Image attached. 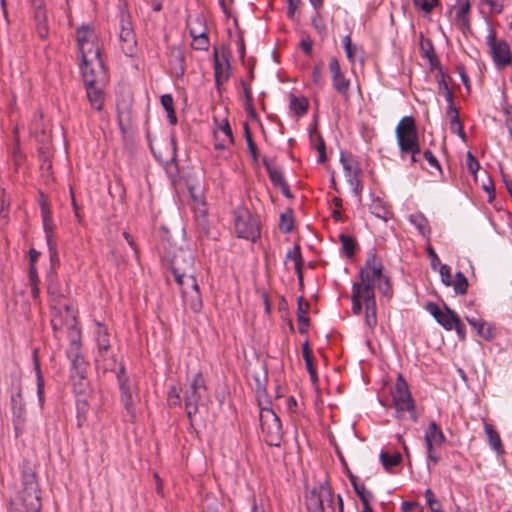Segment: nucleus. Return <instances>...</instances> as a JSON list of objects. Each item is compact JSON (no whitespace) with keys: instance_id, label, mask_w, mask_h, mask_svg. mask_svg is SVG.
<instances>
[{"instance_id":"1","label":"nucleus","mask_w":512,"mask_h":512,"mask_svg":"<svg viewBox=\"0 0 512 512\" xmlns=\"http://www.w3.org/2000/svg\"><path fill=\"white\" fill-rule=\"evenodd\" d=\"M19 502L14 501L22 510L41 512V492L36 474L30 468L22 472V490L18 496Z\"/></svg>"},{"instance_id":"2","label":"nucleus","mask_w":512,"mask_h":512,"mask_svg":"<svg viewBox=\"0 0 512 512\" xmlns=\"http://www.w3.org/2000/svg\"><path fill=\"white\" fill-rule=\"evenodd\" d=\"M209 401L204 377L201 372H198L184 393L186 414L191 425L193 416L198 413L199 406H205Z\"/></svg>"},{"instance_id":"3","label":"nucleus","mask_w":512,"mask_h":512,"mask_svg":"<svg viewBox=\"0 0 512 512\" xmlns=\"http://www.w3.org/2000/svg\"><path fill=\"white\" fill-rule=\"evenodd\" d=\"M393 405L396 408V418H402L404 412H409L413 422L418 421L414 399L409 390L408 384L402 374H398L395 385L391 391Z\"/></svg>"},{"instance_id":"4","label":"nucleus","mask_w":512,"mask_h":512,"mask_svg":"<svg viewBox=\"0 0 512 512\" xmlns=\"http://www.w3.org/2000/svg\"><path fill=\"white\" fill-rule=\"evenodd\" d=\"M80 71L84 86H107L109 77L101 59L100 47H96L94 50V60L86 58V63L81 61Z\"/></svg>"},{"instance_id":"5","label":"nucleus","mask_w":512,"mask_h":512,"mask_svg":"<svg viewBox=\"0 0 512 512\" xmlns=\"http://www.w3.org/2000/svg\"><path fill=\"white\" fill-rule=\"evenodd\" d=\"M116 378L120 391V401L130 417V420L134 421L136 419V404L139 398L137 385L132 383L123 364H119Z\"/></svg>"},{"instance_id":"6","label":"nucleus","mask_w":512,"mask_h":512,"mask_svg":"<svg viewBox=\"0 0 512 512\" xmlns=\"http://www.w3.org/2000/svg\"><path fill=\"white\" fill-rule=\"evenodd\" d=\"M383 265L381 262H377V255L373 250H370L367 254L365 265L359 270L360 282H358L360 290L364 294H375V285L383 277Z\"/></svg>"},{"instance_id":"7","label":"nucleus","mask_w":512,"mask_h":512,"mask_svg":"<svg viewBox=\"0 0 512 512\" xmlns=\"http://www.w3.org/2000/svg\"><path fill=\"white\" fill-rule=\"evenodd\" d=\"M234 228L238 238L256 242L261 235L257 219L245 206H238L234 212Z\"/></svg>"},{"instance_id":"8","label":"nucleus","mask_w":512,"mask_h":512,"mask_svg":"<svg viewBox=\"0 0 512 512\" xmlns=\"http://www.w3.org/2000/svg\"><path fill=\"white\" fill-rule=\"evenodd\" d=\"M260 426L269 446L279 447L283 437L280 418L269 406L260 407Z\"/></svg>"},{"instance_id":"9","label":"nucleus","mask_w":512,"mask_h":512,"mask_svg":"<svg viewBox=\"0 0 512 512\" xmlns=\"http://www.w3.org/2000/svg\"><path fill=\"white\" fill-rule=\"evenodd\" d=\"M305 501L308 512H324L325 506L334 512L333 491L328 481L319 483L307 492Z\"/></svg>"},{"instance_id":"10","label":"nucleus","mask_w":512,"mask_h":512,"mask_svg":"<svg viewBox=\"0 0 512 512\" xmlns=\"http://www.w3.org/2000/svg\"><path fill=\"white\" fill-rule=\"evenodd\" d=\"M119 40L121 49L126 56L132 57L136 54L137 40L134 32L131 15L124 6L119 8Z\"/></svg>"},{"instance_id":"11","label":"nucleus","mask_w":512,"mask_h":512,"mask_svg":"<svg viewBox=\"0 0 512 512\" xmlns=\"http://www.w3.org/2000/svg\"><path fill=\"white\" fill-rule=\"evenodd\" d=\"M231 56V52L228 47L222 46L220 50L214 48L213 55V68H214V79L215 85L219 90L220 87L228 81L230 77V69L231 65L229 62V58Z\"/></svg>"},{"instance_id":"12","label":"nucleus","mask_w":512,"mask_h":512,"mask_svg":"<svg viewBox=\"0 0 512 512\" xmlns=\"http://www.w3.org/2000/svg\"><path fill=\"white\" fill-rule=\"evenodd\" d=\"M399 149H407L419 142L418 129L412 116H404L395 129Z\"/></svg>"},{"instance_id":"13","label":"nucleus","mask_w":512,"mask_h":512,"mask_svg":"<svg viewBox=\"0 0 512 512\" xmlns=\"http://www.w3.org/2000/svg\"><path fill=\"white\" fill-rule=\"evenodd\" d=\"M11 410L13 415V427L15 435L22 434L26 421V405L22 396L20 385L15 387L10 397Z\"/></svg>"},{"instance_id":"14","label":"nucleus","mask_w":512,"mask_h":512,"mask_svg":"<svg viewBox=\"0 0 512 512\" xmlns=\"http://www.w3.org/2000/svg\"><path fill=\"white\" fill-rule=\"evenodd\" d=\"M262 162L272 184L275 187H278L286 198H293V194L287 181L285 180L282 169L278 166H275L274 161L266 156L262 158Z\"/></svg>"},{"instance_id":"15","label":"nucleus","mask_w":512,"mask_h":512,"mask_svg":"<svg viewBox=\"0 0 512 512\" xmlns=\"http://www.w3.org/2000/svg\"><path fill=\"white\" fill-rule=\"evenodd\" d=\"M425 308L436 322L447 331L452 330V323L459 317L447 304H444L443 310H441L436 303L428 302Z\"/></svg>"},{"instance_id":"16","label":"nucleus","mask_w":512,"mask_h":512,"mask_svg":"<svg viewBox=\"0 0 512 512\" xmlns=\"http://www.w3.org/2000/svg\"><path fill=\"white\" fill-rule=\"evenodd\" d=\"M195 257L189 248H179L172 256V272H194Z\"/></svg>"},{"instance_id":"17","label":"nucleus","mask_w":512,"mask_h":512,"mask_svg":"<svg viewBox=\"0 0 512 512\" xmlns=\"http://www.w3.org/2000/svg\"><path fill=\"white\" fill-rule=\"evenodd\" d=\"M329 70L332 76L333 88L341 95L348 94L350 80L347 79L341 71L340 63L336 57H331L329 61Z\"/></svg>"},{"instance_id":"18","label":"nucleus","mask_w":512,"mask_h":512,"mask_svg":"<svg viewBox=\"0 0 512 512\" xmlns=\"http://www.w3.org/2000/svg\"><path fill=\"white\" fill-rule=\"evenodd\" d=\"M95 37L92 27L88 24H83L76 31L78 52L81 57V61L86 63L87 49L86 46H93V39Z\"/></svg>"},{"instance_id":"19","label":"nucleus","mask_w":512,"mask_h":512,"mask_svg":"<svg viewBox=\"0 0 512 512\" xmlns=\"http://www.w3.org/2000/svg\"><path fill=\"white\" fill-rule=\"evenodd\" d=\"M168 62L176 77H182L186 71L185 53L181 47L172 46L169 48Z\"/></svg>"},{"instance_id":"20","label":"nucleus","mask_w":512,"mask_h":512,"mask_svg":"<svg viewBox=\"0 0 512 512\" xmlns=\"http://www.w3.org/2000/svg\"><path fill=\"white\" fill-rule=\"evenodd\" d=\"M490 52L497 68H503L512 63L510 48L505 40H500L490 49Z\"/></svg>"},{"instance_id":"21","label":"nucleus","mask_w":512,"mask_h":512,"mask_svg":"<svg viewBox=\"0 0 512 512\" xmlns=\"http://www.w3.org/2000/svg\"><path fill=\"white\" fill-rule=\"evenodd\" d=\"M188 282L191 292L189 295L188 293L184 295V300L188 303L193 312H200L203 307V303L197 280L194 276H189Z\"/></svg>"},{"instance_id":"22","label":"nucleus","mask_w":512,"mask_h":512,"mask_svg":"<svg viewBox=\"0 0 512 512\" xmlns=\"http://www.w3.org/2000/svg\"><path fill=\"white\" fill-rule=\"evenodd\" d=\"M468 324L476 334L485 341H491L495 337L494 327L481 318L466 316Z\"/></svg>"},{"instance_id":"23","label":"nucleus","mask_w":512,"mask_h":512,"mask_svg":"<svg viewBox=\"0 0 512 512\" xmlns=\"http://www.w3.org/2000/svg\"><path fill=\"white\" fill-rule=\"evenodd\" d=\"M340 162L343 166L346 179L362 175L360 164L352 154L341 152Z\"/></svg>"},{"instance_id":"24","label":"nucleus","mask_w":512,"mask_h":512,"mask_svg":"<svg viewBox=\"0 0 512 512\" xmlns=\"http://www.w3.org/2000/svg\"><path fill=\"white\" fill-rule=\"evenodd\" d=\"M87 99L93 109L100 112L105 102L104 89L106 86H84Z\"/></svg>"},{"instance_id":"25","label":"nucleus","mask_w":512,"mask_h":512,"mask_svg":"<svg viewBox=\"0 0 512 512\" xmlns=\"http://www.w3.org/2000/svg\"><path fill=\"white\" fill-rule=\"evenodd\" d=\"M365 324L370 329L377 325V304L375 294H364Z\"/></svg>"},{"instance_id":"26","label":"nucleus","mask_w":512,"mask_h":512,"mask_svg":"<svg viewBox=\"0 0 512 512\" xmlns=\"http://www.w3.org/2000/svg\"><path fill=\"white\" fill-rule=\"evenodd\" d=\"M40 208L46 244H49L50 242H57L53 233L54 225L52 221V213L44 201L40 203Z\"/></svg>"},{"instance_id":"27","label":"nucleus","mask_w":512,"mask_h":512,"mask_svg":"<svg viewBox=\"0 0 512 512\" xmlns=\"http://www.w3.org/2000/svg\"><path fill=\"white\" fill-rule=\"evenodd\" d=\"M310 304L304 301L303 296H300L297 300V321L299 323V333L304 335L308 332L310 325V318L307 316Z\"/></svg>"},{"instance_id":"28","label":"nucleus","mask_w":512,"mask_h":512,"mask_svg":"<svg viewBox=\"0 0 512 512\" xmlns=\"http://www.w3.org/2000/svg\"><path fill=\"white\" fill-rule=\"evenodd\" d=\"M33 362H34V369H35V374H36L37 398H38V403H39L40 407L42 408L45 403V395H44L45 381H44V377H43V374L41 371L37 349H35L33 352Z\"/></svg>"},{"instance_id":"29","label":"nucleus","mask_w":512,"mask_h":512,"mask_svg":"<svg viewBox=\"0 0 512 512\" xmlns=\"http://www.w3.org/2000/svg\"><path fill=\"white\" fill-rule=\"evenodd\" d=\"M349 481L354 492L361 500L362 505H366V503H370L374 499L373 493L368 490L363 483H360L359 478L352 472H349Z\"/></svg>"},{"instance_id":"30","label":"nucleus","mask_w":512,"mask_h":512,"mask_svg":"<svg viewBox=\"0 0 512 512\" xmlns=\"http://www.w3.org/2000/svg\"><path fill=\"white\" fill-rule=\"evenodd\" d=\"M96 370L99 376L105 375L107 372H117V363L114 356L107 357V352H103V355L98 353L96 359Z\"/></svg>"},{"instance_id":"31","label":"nucleus","mask_w":512,"mask_h":512,"mask_svg":"<svg viewBox=\"0 0 512 512\" xmlns=\"http://www.w3.org/2000/svg\"><path fill=\"white\" fill-rule=\"evenodd\" d=\"M189 34L193 38L195 50L206 51L209 48V38L205 28L196 29L195 26L189 28Z\"/></svg>"},{"instance_id":"32","label":"nucleus","mask_w":512,"mask_h":512,"mask_svg":"<svg viewBox=\"0 0 512 512\" xmlns=\"http://www.w3.org/2000/svg\"><path fill=\"white\" fill-rule=\"evenodd\" d=\"M424 440L425 442H430L431 444L440 446L446 441V437L437 423L435 421H431L425 431Z\"/></svg>"},{"instance_id":"33","label":"nucleus","mask_w":512,"mask_h":512,"mask_svg":"<svg viewBox=\"0 0 512 512\" xmlns=\"http://www.w3.org/2000/svg\"><path fill=\"white\" fill-rule=\"evenodd\" d=\"M410 223L418 230L419 234L429 239L431 228L427 218L422 213H414L409 216Z\"/></svg>"},{"instance_id":"34","label":"nucleus","mask_w":512,"mask_h":512,"mask_svg":"<svg viewBox=\"0 0 512 512\" xmlns=\"http://www.w3.org/2000/svg\"><path fill=\"white\" fill-rule=\"evenodd\" d=\"M96 343L100 355H103V352H107L111 347L108 328L100 322L97 323Z\"/></svg>"},{"instance_id":"35","label":"nucleus","mask_w":512,"mask_h":512,"mask_svg":"<svg viewBox=\"0 0 512 512\" xmlns=\"http://www.w3.org/2000/svg\"><path fill=\"white\" fill-rule=\"evenodd\" d=\"M71 361V378H78L79 382L85 379L87 363L82 355L69 358ZM81 385V383H79Z\"/></svg>"},{"instance_id":"36","label":"nucleus","mask_w":512,"mask_h":512,"mask_svg":"<svg viewBox=\"0 0 512 512\" xmlns=\"http://www.w3.org/2000/svg\"><path fill=\"white\" fill-rule=\"evenodd\" d=\"M484 430L487 435L488 441L492 449L498 454H504V449L502 445V441L499 433L495 430V428L488 423L484 424Z\"/></svg>"},{"instance_id":"37","label":"nucleus","mask_w":512,"mask_h":512,"mask_svg":"<svg viewBox=\"0 0 512 512\" xmlns=\"http://www.w3.org/2000/svg\"><path fill=\"white\" fill-rule=\"evenodd\" d=\"M286 259H291L295 264V271L297 273L298 280L300 284L303 282V258L301 254V249L299 245H295L293 249H290L286 254Z\"/></svg>"},{"instance_id":"38","label":"nucleus","mask_w":512,"mask_h":512,"mask_svg":"<svg viewBox=\"0 0 512 512\" xmlns=\"http://www.w3.org/2000/svg\"><path fill=\"white\" fill-rule=\"evenodd\" d=\"M50 260V271L48 272V280L52 281L56 275V268L60 265V258L57 249V242H50L47 244Z\"/></svg>"},{"instance_id":"39","label":"nucleus","mask_w":512,"mask_h":512,"mask_svg":"<svg viewBox=\"0 0 512 512\" xmlns=\"http://www.w3.org/2000/svg\"><path fill=\"white\" fill-rule=\"evenodd\" d=\"M289 107L297 116H303L308 111L309 102L304 96L297 97L294 94H290Z\"/></svg>"},{"instance_id":"40","label":"nucleus","mask_w":512,"mask_h":512,"mask_svg":"<svg viewBox=\"0 0 512 512\" xmlns=\"http://www.w3.org/2000/svg\"><path fill=\"white\" fill-rule=\"evenodd\" d=\"M362 299L364 300V292L360 290L358 282H354L352 285V312L355 315H360L362 312L363 304Z\"/></svg>"},{"instance_id":"41","label":"nucleus","mask_w":512,"mask_h":512,"mask_svg":"<svg viewBox=\"0 0 512 512\" xmlns=\"http://www.w3.org/2000/svg\"><path fill=\"white\" fill-rule=\"evenodd\" d=\"M339 241L342 244V251L347 258H352L355 255L357 249L356 239L350 235L341 233L339 235Z\"/></svg>"},{"instance_id":"42","label":"nucleus","mask_w":512,"mask_h":512,"mask_svg":"<svg viewBox=\"0 0 512 512\" xmlns=\"http://www.w3.org/2000/svg\"><path fill=\"white\" fill-rule=\"evenodd\" d=\"M369 209L373 215L385 221L388 220V218L391 215V212L388 209V207L379 198L373 199Z\"/></svg>"},{"instance_id":"43","label":"nucleus","mask_w":512,"mask_h":512,"mask_svg":"<svg viewBox=\"0 0 512 512\" xmlns=\"http://www.w3.org/2000/svg\"><path fill=\"white\" fill-rule=\"evenodd\" d=\"M401 460L402 456L398 452L390 454L386 451H381L380 453V461L386 471H390L393 467L399 465Z\"/></svg>"},{"instance_id":"44","label":"nucleus","mask_w":512,"mask_h":512,"mask_svg":"<svg viewBox=\"0 0 512 512\" xmlns=\"http://www.w3.org/2000/svg\"><path fill=\"white\" fill-rule=\"evenodd\" d=\"M446 75L443 69H440V71L436 75L437 84H438V90L439 93H442L445 97V100L447 102H452L454 99V95L452 91L449 88L448 82L446 81Z\"/></svg>"},{"instance_id":"45","label":"nucleus","mask_w":512,"mask_h":512,"mask_svg":"<svg viewBox=\"0 0 512 512\" xmlns=\"http://www.w3.org/2000/svg\"><path fill=\"white\" fill-rule=\"evenodd\" d=\"M451 286H453L454 292L456 294L464 295L467 293L469 286L468 279L461 271H457L455 274V279L452 280Z\"/></svg>"},{"instance_id":"46","label":"nucleus","mask_w":512,"mask_h":512,"mask_svg":"<svg viewBox=\"0 0 512 512\" xmlns=\"http://www.w3.org/2000/svg\"><path fill=\"white\" fill-rule=\"evenodd\" d=\"M294 227L293 211L288 210L280 215L279 228L283 233H290Z\"/></svg>"},{"instance_id":"47","label":"nucleus","mask_w":512,"mask_h":512,"mask_svg":"<svg viewBox=\"0 0 512 512\" xmlns=\"http://www.w3.org/2000/svg\"><path fill=\"white\" fill-rule=\"evenodd\" d=\"M312 26L318 32L322 40H324L328 36L327 26L318 10H316L315 15L312 17Z\"/></svg>"},{"instance_id":"48","label":"nucleus","mask_w":512,"mask_h":512,"mask_svg":"<svg viewBox=\"0 0 512 512\" xmlns=\"http://www.w3.org/2000/svg\"><path fill=\"white\" fill-rule=\"evenodd\" d=\"M70 321L68 319L64 320L62 316V312L60 310H54L51 319V326L57 337L58 332L63 328L64 325L69 326Z\"/></svg>"},{"instance_id":"49","label":"nucleus","mask_w":512,"mask_h":512,"mask_svg":"<svg viewBox=\"0 0 512 512\" xmlns=\"http://www.w3.org/2000/svg\"><path fill=\"white\" fill-rule=\"evenodd\" d=\"M172 274L175 278L176 283L181 288L183 296L186 295L187 291L185 290V286L189 287L188 277L194 276L193 273L179 271V272H172Z\"/></svg>"},{"instance_id":"50","label":"nucleus","mask_w":512,"mask_h":512,"mask_svg":"<svg viewBox=\"0 0 512 512\" xmlns=\"http://www.w3.org/2000/svg\"><path fill=\"white\" fill-rule=\"evenodd\" d=\"M172 274L175 278L176 283L181 288L183 296L186 295L187 291L185 290V286L189 287L188 277L194 276L193 273L179 271V272H172Z\"/></svg>"},{"instance_id":"51","label":"nucleus","mask_w":512,"mask_h":512,"mask_svg":"<svg viewBox=\"0 0 512 512\" xmlns=\"http://www.w3.org/2000/svg\"><path fill=\"white\" fill-rule=\"evenodd\" d=\"M323 68H324V63L322 61H319L318 63H316L314 65L313 70H312V81L316 86H318L320 88L323 87V85H324V80H323V75H322Z\"/></svg>"},{"instance_id":"52","label":"nucleus","mask_w":512,"mask_h":512,"mask_svg":"<svg viewBox=\"0 0 512 512\" xmlns=\"http://www.w3.org/2000/svg\"><path fill=\"white\" fill-rule=\"evenodd\" d=\"M412 2L416 8L426 13H430L440 4L439 0H412Z\"/></svg>"},{"instance_id":"53","label":"nucleus","mask_w":512,"mask_h":512,"mask_svg":"<svg viewBox=\"0 0 512 512\" xmlns=\"http://www.w3.org/2000/svg\"><path fill=\"white\" fill-rule=\"evenodd\" d=\"M505 0H480L481 5H487L489 7V13L501 14L504 9Z\"/></svg>"},{"instance_id":"54","label":"nucleus","mask_w":512,"mask_h":512,"mask_svg":"<svg viewBox=\"0 0 512 512\" xmlns=\"http://www.w3.org/2000/svg\"><path fill=\"white\" fill-rule=\"evenodd\" d=\"M377 288L383 296L388 298L392 297V285L390 278L387 275H384V277L377 283Z\"/></svg>"},{"instance_id":"55","label":"nucleus","mask_w":512,"mask_h":512,"mask_svg":"<svg viewBox=\"0 0 512 512\" xmlns=\"http://www.w3.org/2000/svg\"><path fill=\"white\" fill-rule=\"evenodd\" d=\"M424 494L427 505L429 506L432 512H443L440 503L435 498V495L430 488L426 489Z\"/></svg>"},{"instance_id":"56","label":"nucleus","mask_w":512,"mask_h":512,"mask_svg":"<svg viewBox=\"0 0 512 512\" xmlns=\"http://www.w3.org/2000/svg\"><path fill=\"white\" fill-rule=\"evenodd\" d=\"M466 166L468 171L477 178V172L480 169V164L472 152L468 151L466 154Z\"/></svg>"},{"instance_id":"57","label":"nucleus","mask_w":512,"mask_h":512,"mask_svg":"<svg viewBox=\"0 0 512 512\" xmlns=\"http://www.w3.org/2000/svg\"><path fill=\"white\" fill-rule=\"evenodd\" d=\"M401 155L404 156L405 154H411V163H417L419 161L418 155L420 154V144L419 142L414 143V145H411L407 149H400Z\"/></svg>"},{"instance_id":"58","label":"nucleus","mask_w":512,"mask_h":512,"mask_svg":"<svg viewBox=\"0 0 512 512\" xmlns=\"http://www.w3.org/2000/svg\"><path fill=\"white\" fill-rule=\"evenodd\" d=\"M265 381H266L265 379L262 381L260 379V377H258V376L255 377L256 393H257V398H258V402H259V407L264 406L261 401V398L263 396L267 397Z\"/></svg>"},{"instance_id":"59","label":"nucleus","mask_w":512,"mask_h":512,"mask_svg":"<svg viewBox=\"0 0 512 512\" xmlns=\"http://www.w3.org/2000/svg\"><path fill=\"white\" fill-rule=\"evenodd\" d=\"M316 137L318 140V145L315 146V149L319 153L318 162L324 163L327 160L325 142L321 134H317Z\"/></svg>"},{"instance_id":"60","label":"nucleus","mask_w":512,"mask_h":512,"mask_svg":"<svg viewBox=\"0 0 512 512\" xmlns=\"http://www.w3.org/2000/svg\"><path fill=\"white\" fill-rule=\"evenodd\" d=\"M439 273L441 276V281L445 286L452 285L451 279V268L447 264H442L439 268Z\"/></svg>"},{"instance_id":"61","label":"nucleus","mask_w":512,"mask_h":512,"mask_svg":"<svg viewBox=\"0 0 512 512\" xmlns=\"http://www.w3.org/2000/svg\"><path fill=\"white\" fill-rule=\"evenodd\" d=\"M349 185L352 187L353 192L356 196H360L363 191V182L361 176H355L349 179H346Z\"/></svg>"},{"instance_id":"62","label":"nucleus","mask_w":512,"mask_h":512,"mask_svg":"<svg viewBox=\"0 0 512 512\" xmlns=\"http://www.w3.org/2000/svg\"><path fill=\"white\" fill-rule=\"evenodd\" d=\"M452 329H455V332L461 341L466 339V328L460 317L452 323Z\"/></svg>"},{"instance_id":"63","label":"nucleus","mask_w":512,"mask_h":512,"mask_svg":"<svg viewBox=\"0 0 512 512\" xmlns=\"http://www.w3.org/2000/svg\"><path fill=\"white\" fill-rule=\"evenodd\" d=\"M420 48L423 53V57L425 58L435 54L434 46L430 39L422 38L420 42Z\"/></svg>"},{"instance_id":"64","label":"nucleus","mask_w":512,"mask_h":512,"mask_svg":"<svg viewBox=\"0 0 512 512\" xmlns=\"http://www.w3.org/2000/svg\"><path fill=\"white\" fill-rule=\"evenodd\" d=\"M66 353L68 358L82 355L81 342H77L76 340L70 341L69 348L67 349Z\"/></svg>"}]
</instances>
